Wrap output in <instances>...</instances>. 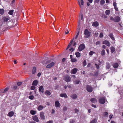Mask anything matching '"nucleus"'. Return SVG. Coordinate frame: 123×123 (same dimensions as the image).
<instances>
[{
	"mask_svg": "<svg viewBox=\"0 0 123 123\" xmlns=\"http://www.w3.org/2000/svg\"><path fill=\"white\" fill-rule=\"evenodd\" d=\"M36 71V68L35 67H34L33 68L32 70V73L34 74L35 73Z\"/></svg>",
	"mask_w": 123,
	"mask_h": 123,
	"instance_id": "c85d7f7f",
	"label": "nucleus"
},
{
	"mask_svg": "<svg viewBox=\"0 0 123 123\" xmlns=\"http://www.w3.org/2000/svg\"><path fill=\"white\" fill-rule=\"evenodd\" d=\"M32 119L33 120L36 122H37L39 121L37 115L33 116L32 117Z\"/></svg>",
	"mask_w": 123,
	"mask_h": 123,
	"instance_id": "6e6552de",
	"label": "nucleus"
},
{
	"mask_svg": "<svg viewBox=\"0 0 123 123\" xmlns=\"http://www.w3.org/2000/svg\"><path fill=\"white\" fill-rule=\"evenodd\" d=\"M71 60L72 62H76L77 60L76 58H71Z\"/></svg>",
	"mask_w": 123,
	"mask_h": 123,
	"instance_id": "2f4dec72",
	"label": "nucleus"
},
{
	"mask_svg": "<svg viewBox=\"0 0 123 123\" xmlns=\"http://www.w3.org/2000/svg\"><path fill=\"white\" fill-rule=\"evenodd\" d=\"M60 104L58 101H56L55 102V105L56 107H59Z\"/></svg>",
	"mask_w": 123,
	"mask_h": 123,
	"instance_id": "dca6fc26",
	"label": "nucleus"
},
{
	"mask_svg": "<svg viewBox=\"0 0 123 123\" xmlns=\"http://www.w3.org/2000/svg\"><path fill=\"white\" fill-rule=\"evenodd\" d=\"M97 121L95 119H94L92 121L90 122V123H96Z\"/></svg>",
	"mask_w": 123,
	"mask_h": 123,
	"instance_id": "72a5a7b5",
	"label": "nucleus"
},
{
	"mask_svg": "<svg viewBox=\"0 0 123 123\" xmlns=\"http://www.w3.org/2000/svg\"><path fill=\"white\" fill-rule=\"evenodd\" d=\"M34 98V96L33 95H31L29 97V98L31 99L32 100Z\"/></svg>",
	"mask_w": 123,
	"mask_h": 123,
	"instance_id": "4c0bfd02",
	"label": "nucleus"
},
{
	"mask_svg": "<svg viewBox=\"0 0 123 123\" xmlns=\"http://www.w3.org/2000/svg\"><path fill=\"white\" fill-rule=\"evenodd\" d=\"M113 5L114 7L117 6V3H116V2H113Z\"/></svg>",
	"mask_w": 123,
	"mask_h": 123,
	"instance_id": "de8ad7c7",
	"label": "nucleus"
},
{
	"mask_svg": "<svg viewBox=\"0 0 123 123\" xmlns=\"http://www.w3.org/2000/svg\"><path fill=\"white\" fill-rule=\"evenodd\" d=\"M75 54L76 55V57H79L80 56V53L79 52H77L76 53H75Z\"/></svg>",
	"mask_w": 123,
	"mask_h": 123,
	"instance_id": "c756f323",
	"label": "nucleus"
},
{
	"mask_svg": "<svg viewBox=\"0 0 123 123\" xmlns=\"http://www.w3.org/2000/svg\"><path fill=\"white\" fill-rule=\"evenodd\" d=\"M113 66L114 68H116L118 67V65L117 63H115L113 64Z\"/></svg>",
	"mask_w": 123,
	"mask_h": 123,
	"instance_id": "a878e982",
	"label": "nucleus"
},
{
	"mask_svg": "<svg viewBox=\"0 0 123 123\" xmlns=\"http://www.w3.org/2000/svg\"><path fill=\"white\" fill-rule=\"evenodd\" d=\"M98 33L97 32H96L95 33V36L96 37H97L98 36Z\"/></svg>",
	"mask_w": 123,
	"mask_h": 123,
	"instance_id": "13d9d810",
	"label": "nucleus"
},
{
	"mask_svg": "<svg viewBox=\"0 0 123 123\" xmlns=\"http://www.w3.org/2000/svg\"><path fill=\"white\" fill-rule=\"evenodd\" d=\"M44 108V107L42 105H39L37 108V109L39 111H40L42 110Z\"/></svg>",
	"mask_w": 123,
	"mask_h": 123,
	"instance_id": "aec40b11",
	"label": "nucleus"
},
{
	"mask_svg": "<svg viewBox=\"0 0 123 123\" xmlns=\"http://www.w3.org/2000/svg\"><path fill=\"white\" fill-rule=\"evenodd\" d=\"M22 82H18L17 83V85L18 86H19L21 85L22 84Z\"/></svg>",
	"mask_w": 123,
	"mask_h": 123,
	"instance_id": "864d4df0",
	"label": "nucleus"
},
{
	"mask_svg": "<svg viewBox=\"0 0 123 123\" xmlns=\"http://www.w3.org/2000/svg\"><path fill=\"white\" fill-rule=\"evenodd\" d=\"M75 111L76 113H77L78 112L79 110L77 109H75Z\"/></svg>",
	"mask_w": 123,
	"mask_h": 123,
	"instance_id": "680f3d73",
	"label": "nucleus"
},
{
	"mask_svg": "<svg viewBox=\"0 0 123 123\" xmlns=\"http://www.w3.org/2000/svg\"><path fill=\"white\" fill-rule=\"evenodd\" d=\"M100 42L99 41L97 42L96 43V45H98L100 44Z\"/></svg>",
	"mask_w": 123,
	"mask_h": 123,
	"instance_id": "c03bdc74",
	"label": "nucleus"
},
{
	"mask_svg": "<svg viewBox=\"0 0 123 123\" xmlns=\"http://www.w3.org/2000/svg\"><path fill=\"white\" fill-rule=\"evenodd\" d=\"M35 88V87L34 86H32L31 87V90H33Z\"/></svg>",
	"mask_w": 123,
	"mask_h": 123,
	"instance_id": "a18cd8bd",
	"label": "nucleus"
},
{
	"mask_svg": "<svg viewBox=\"0 0 123 123\" xmlns=\"http://www.w3.org/2000/svg\"><path fill=\"white\" fill-rule=\"evenodd\" d=\"M71 97L73 99H75L77 98V96L76 94H73L71 95Z\"/></svg>",
	"mask_w": 123,
	"mask_h": 123,
	"instance_id": "5701e85b",
	"label": "nucleus"
},
{
	"mask_svg": "<svg viewBox=\"0 0 123 123\" xmlns=\"http://www.w3.org/2000/svg\"><path fill=\"white\" fill-rule=\"evenodd\" d=\"M94 53H95L93 51H91L90 52L89 54L90 55H93V54Z\"/></svg>",
	"mask_w": 123,
	"mask_h": 123,
	"instance_id": "a19ab883",
	"label": "nucleus"
},
{
	"mask_svg": "<svg viewBox=\"0 0 123 123\" xmlns=\"http://www.w3.org/2000/svg\"><path fill=\"white\" fill-rule=\"evenodd\" d=\"M79 81L78 80H76L74 81V83L78 84H79Z\"/></svg>",
	"mask_w": 123,
	"mask_h": 123,
	"instance_id": "ea45409f",
	"label": "nucleus"
},
{
	"mask_svg": "<svg viewBox=\"0 0 123 123\" xmlns=\"http://www.w3.org/2000/svg\"><path fill=\"white\" fill-rule=\"evenodd\" d=\"M86 89L87 92H91L93 91V88L91 86L87 85L86 86Z\"/></svg>",
	"mask_w": 123,
	"mask_h": 123,
	"instance_id": "7ed1b4c3",
	"label": "nucleus"
},
{
	"mask_svg": "<svg viewBox=\"0 0 123 123\" xmlns=\"http://www.w3.org/2000/svg\"><path fill=\"white\" fill-rule=\"evenodd\" d=\"M103 36V34L102 33H101L99 35V37H102Z\"/></svg>",
	"mask_w": 123,
	"mask_h": 123,
	"instance_id": "6e6d98bb",
	"label": "nucleus"
},
{
	"mask_svg": "<svg viewBox=\"0 0 123 123\" xmlns=\"http://www.w3.org/2000/svg\"><path fill=\"white\" fill-rule=\"evenodd\" d=\"M73 40H72V41H71V42H70L69 44L68 45L69 46H71V44L73 43Z\"/></svg>",
	"mask_w": 123,
	"mask_h": 123,
	"instance_id": "603ef678",
	"label": "nucleus"
},
{
	"mask_svg": "<svg viewBox=\"0 0 123 123\" xmlns=\"http://www.w3.org/2000/svg\"><path fill=\"white\" fill-rule=\"evenodd\" d=\"M111 67L110 64L108 62L106 63V69H109Z\"/></svg>",
	"mask_w": 123,
	"mask_h": 123,
	"instance_id": "412c9836",
	"label": "nucleus"
},
{
	"mask_svg": "<svg viewBox=\"0 0 123 123\" xmlns=\"http://www.w3.org/2000/svg\"><path fill=\"white\" fill-rule=\"evenodd\" d=\"M55 62L52 59L49 60L46 62V64H48L46 66L47 68H50L53 67L55 63Z\"/></svg>",
	"mask_w": 123,
	"mask_h": 123,
	"instance_id": "f257e3e1",
	"label": "nucleus"
},
{
	"mask_svg": "<svg viewBox=\"0 0 123 123\" xmlns=\"http://www.w3.org/2000/svg\"><path fill=\"white\" fill-rule=\"evenodd\" d=\"M86 61L85 60H84L83 62V65L84 67L86 65Z\"/></svg>",
	"mask_w": 123,
	"mask_h": 123,
	"instance_id": "37998d69",
	"label": "nucleus"
},
{
	"mask_svg": "<svg viewBox=\"0 0 123 123\" xmlns=\"http://www.w3.org/2000/svg\"><path fill=\"white\" fill-rule=\"evenodd\" d=\"M111 51L112 53H113L114 52L115 50L114 49L113 47H111Z\"/></svg>",
	"mask_w": 123,
	"mask_h": 123,
	"instance_id": "58836bf2",
	"label": "nucleus"
},
{
	"mask_svg": "<svg viewBox=\"0 0 123 123\" xmlns=\"http://www.w3.org/2000/svg\"><path fill=\"white\" fill-rule=\"evenodd\" d=\"M75 121L73 119H71L70 120V122L71 123H73Z\"/></svg>",
	"mask_w": 123,
	"mask_h": 123,
	"instance_id": "49530a36",
	"label": "nucleus"
},
{
	"mask_svg": "<svg viewBox=\"0 0 123 123\" xmlns=\"http://www.w3.org/2000/svg\"><path fill=\"white\" fill-rule=\"evenodd\" d=\"M40 114L41 119L43 120L45 119V116L44 114V113L43 112H41L40 113Z\"/></svg>",
	"mask_w": 123,
	"mask_h": 123,
	"instance_id": "1a4fd4ad",
	"label": "nucleus"
},
{
	"mask_svg": "<svg viewBox=\"0 0 123 123\" xmlns=\"http://www.w3.org/2000/svg\"><path fill=\"white\" fill-rule=\"evenodd\" d=\"M102 47L104 49H105L106 48V46L105 45H103L102 46Z\"/></svg>",
	"mask_w": 123,
	"mask_h": 123,
	"instance_id": "774afa93",
	"label": "nucleus"
},
{
	"mask_svg": "<svg viewBox=\"0 0 123 123\" xmlns=\"http://www.w3.org/2000/svg\"><path fill=\"white\" fill-rule=\"evenodd\" d=\"M92 25L93 26L97 27L99 25L97 21H95L92 23Z\"/></svg>",
	"mask_w": 123,
	"mask_h": 123,
	"instance_id": "f8f14e48",
	"label": "nucleus"
},
{
	"mask_svg": "<svg viewBox=\"0 0 123 123\" xmlns=\"http://www.w3.org/2000/svg\"><path fill=\"white\" fill-rule=\"evenodd\" d=\"M79 19L80 20H83V16L82 14H81L80 16Z\"/></svg>",
	"mask_w": 123,
	"mask_h": 123,
	"instance_id": "c9c22d12",
	"label": "nucleus"
},
{
	"mask_svg": "<svg viewBox=\"0 0 123 123\" xmlns=\"http://www.w3.org/2000/svg\"><path fill=\"white\" fill-rule=\"evenodd\" d=\"M64 79L66 81L68 82L70 81L71 79L68 75H67L64 78Z\"/></svg>",
	"mask_w": 123,
	"mask_h": 123,
	"instance_id": "423d86ee",
	"label": "nucleus"
},
{
	"mask_svg": "<svg viewBox=\"0 0 123 123\" xmlns=\"http://www.w3.org/2000/svg\"><path fill=\"white\" fill-rule=\"evenodd\" d=\"M114 9L116 11H118V9L117 6L114 7Z\"/></svg>",
	"mask_w": 123,
	"mask_h": 123,
	"instance_id": "8fccbe9b",
	"label": "nucleus"
},
{
	"mask_svg": "<svg viewBox=\"0 0 123 123\" xmlns=\"http://www.w3.org/2000/svg\"><path fill=\"white\" fill-rule=\"evenodd\" d=\"M84 37L86 38L89 37L91 36V32L87 29H86L84 31Z\"/></svg>",
	"mask_w": 123,
	"mask_h": 123,
	"instance_id": "f03ea898",
	"label": "nucleus"
},
{
	"mask_svg": "<svg viewBox=\"0 0 123 123\" xmlns=\"http://www.w3.org/2000/svg\"><path fill=\"white\" fill-rule=\"evenodd\" d=\"M77 71V69L76 68H74L71 70L70 72L71 74H75L76 73Z\"/></svg>",
	"mask_w": 123,
	"mask_h": 123,
	"instance_id": "0eeeda50",
	"label": "nucleus"
},
{
	"mask_svg": "<svg viewBox=\"0 0 123 123\" xmlns=\"http://www.w3.org/2000/svg\"><path fill=\"white\" fill-rule=\"evenodd\" d=\"M53 121L52 120H50L47 122L46 123H52Z\"/></svg>",
	"mask_w": 123,
	"mask_h": 123,
	"instance_id": "bf43d9fd",
	"label": "nucleus"
},
{
	"mask_svg": "<svg viewBox=\"0 0 123 123\" xmlns=\"http://www.w3.org/2000/svg\"><path fill=\"white\" fill-rule=\"evenodd\" d=\"M55 110H54V109H52V112H51V113L53 114V113H54L55 112Z\"/></svg>",
	"mask_w": 123,
	"mask_h": 123,
	"instance_id": "0e129e2a",
	"label": "nucleus"
},
{
	"mask_svg": "<svg viewBox=\"0 0 123 123\" xmlns=\"http://www.w3.org/2000/svg\"><path fill=\"white\" fill-rule=\"evenodd\" d=\"M45 93L46 95L49 96L51 94V92L47 90L45 92Z\"/></svg>",
	"mask_w": 123,
	"mask_h": 123,
	"instance_id": "393cba45",
	"label": "nucleus"
},
{
	"mask_svg": "<svg viewBox=\"0 0 123 123\" xmlns=\"http://www.w3.org/2000/svg\"><path fill=\"white\" fill-rule=\"evenodd\" d=\"M10 18L9 17H4V22H6L9 20L10 19Z\"/></svg>",
	"mask_w": 123,
	"mask_h": 123,
	"instance_id": "f3484780",
	"label": "nucleus"
},
{
	"mask_svg": "<svg viewBox=\"0 0 123 123\" xmlns=\"http://www.w3.org/2000/svg\"><path fill=\"white\" fill-rule=\"evenodd\" d=\"M120 20V18L119 17L116 16L115 18L114 22H119Z\"/></svg>",
	"mask_w": 123,
	"mask_h": 123,
	"instance_id": "9b49d317",
	"label": "nucleus"
},
{
	"mask_svg": "<svg viewBox=\"0 0 123 123\" xmlns=\"http://www.w3.org/2000/svg\"><path fill=\"white\" fill-rule=\"evenodd\" d=\"M100 1V0H95V2L96 3H98Z\"/></svg>",
	"mask_w": 123,
	"mask_h": 123,
	"instance_id": "69168bd1",
	"label": "nucleus"
},
{
	"mask_svg": "<svg viewBox=\"0 0 123 123\" xmlns=\"http://www.w3.org/2000/svg\"><path fill=\"white\" fill-rule=\"evenodd\" d=\"M9 89V88L8 87H7L6 88H5L4 91H2V92L4 93L6 92Z\"/></svg>",
	"mask_w": 123,
	"mask_h": 123,
	"instance_id": "e433bc0d",
	"label": "nucleus"
},
{
	"mask_svg": "<svg viewBox=\"0 0 123 123\" xmlns=\"http://www.w3.org/2000/svg\"><path fill=\"white\" fill-rule=\"evenodd\" d=\"M39 91L40 92H41L42 93L44 92V88L42 86H41L39 87Z\"/></svg>",
	"mask_w": 123,
	"mask_h": 123,
	"instance_id": "4468645a",
	"label": "nucleus"
},
{
	"mask_svg": "<svg viewBox=\"0 0 123 123\" xmlns=\"http://www.w3.org/2000/svg\"><path fill=\"white\" fill-rule=\"evenodd\" d=\"M79 34V32L78 31L77 34L75 37V39H77Z\"/></svg>",
	"mask_w": 123,
	"mask_h": 123,
	"instance_id": "5fc2aeb1",
	"label": "nucleus"
},
{
	"mask_svg": "<svg viewBox=\"0 0 123 123\" xmlns=\"http://www.w3.org/2000/svg\"><path fill=\"white\" fill-rule=\"evenodd\" d=\"M14 11L13 10H10L9 12H8V14L10 15H12L13 14V12Z\"/></svg>",
	"mask_w": 123,
	"mask_h": 123,
	"instance_id": "cd10ccee",
	"label": "nucleus"
},
{
	"mask_svg": "<svg viewBox=\"0 0 123 123\" xmlns=\"http://www.w3.org/2000/svg\"><path fill=\"white\" fill-rule=\"evenodd\" d=\"M95 65L96 66V68L98 69L99 68V66L97 64H95Z\"/></svg>",
	"mask_w": 123,
	"mask_h": 123,
	"instance_id": "3c124183",
	"label": "nucleus"
},
{
	"mask_svg": "<svg viewBox=\"0 0 123 123\" xmlns=\"http://www.w3.org/2000/svg\"><path fill=\"white\" fill-rule=\"evenodd\" d=\"M90 101L92 103H95L97 102V99L95 98H91L90 100Z\"/></svg>",
	"mask_w": 123,
	"mask_h": 123,
	"instance_id": "9d476101",
	"label": "nucleus"
},
{
	"mask_svg": "<svg viewBox=\"0 0 123 123\" xmlns=\"http://www.w3.org/2000/svg\"><path fill=\"white\" fill-rule=\"evenodd\" d=\"M69 31H68V30H67V31H65V34H68L69 33Z\"/></svg>",
	"mask_w": 123,
	"mask_h": 123,
	"instance_id": "052dcab7",
	"label": "nucleus"
},
{
	"mask_svg": "<svg viewBox=\"0 0 123 123\" xmlns=\"http://www.w3.org/2000/svg\"><path fill=\"white\" fill-rule=\"evenodd\" d=\"M105 99L103 97L101 98L99 100V101L100 103L101 104H104L105 103Z\"/></svg>",
	"mask_w": 123,
	"mask_h": 123,
	"instance_id": "39448f33",
	"label": "nucleus"
},
{
	"mask_svg": "<svg viewBox=\"0 0 123 123\" xmlns=\"http://www.w3.org/2000/svg\"><path fill=\"white\" fill-rule=\"evenodd\" d=\"M37 112L36 111L31 110L30 111V113L32 115H34Z\"/></svg>",
	"mask_w": 123,
	"mask_h": 123,
	"instance_id": "6ab92c4d",
	"label": "nucleus"
},
{
	"mask_svg": "<svg viewBox=\"0 0 123 123\" xmlns=\"http://www.w3.org/2000/svg\"><path fill=\"white\" fill-rule=\"evenodd\" d=\"M38 83V81L37 80H35L33 82L32 85H33L36 86Z\"/></svg>",
	"mask_w": 123,
	"mask_h": 123,
	"instance_id": "a211bd4d",
	"label": "nucleus"
},
{
	"mask_svg": "<svg viewBox=\"0 0 123 123\" xmlns=\"http://www.w3.org/2000/svg\"><path fill=\"white\" fill-rule=\"evenodd\" d=\"M60 96L61 97H64L65 98H67V96L66 94L65 93H61L60 94Z\"/></svg>",
	"mask_w": 123,
	"mask_h": 123,
	"instance_id": "4be33fe9",
	"label": "nucleus"
},
{
	"mask_svg": "<svg viewBox=\"0 0 123 123\" xmlns=\"http://www.w3.org/2000/svg\"><path fill=\"white\" fill-rule=\"evenodd\" d=\"M110 20H113L114 22L115 18H114L112 17H110Z\"/></svg>",
	"mask_w": 123,
	"mask_h": 123,
	"instance_id": "4d7b16f0",
	"label": "nucleus"
},
{
	"mask_svg": "<svg viewBox=\"0 0 123 123\" xmlns=\"http://www.w3.org/2000/svg\"><path fill=\"white\" fill-rule=\"evenodd\" d=\"M105 3V1L104 0H101L100 1V4L101 5H104Z\"/></svg>",
	"mask_w": 123,
	"mask_h": 123,
	"instance_id": "f704fd0d",
	"label": "nucleus"
},
{
	"mask_svg": "<svg viewBox=\"0 0 123 123\" xmlns=\"http://www.w3.org/2000/svg\"><path fill=\"white\" fill-rule=\"evenodd\" d=\"M103 44H106L107 46L109 47L110 46V43L108 41L105 40L103 42Z\"/></svg>",
	"mask_w": 123,
	"mask_h": 123,
	"instance_id": "ddd939ff",
	"label": "nucleus"
},
{
	"mask_svg": "<svg viewBox=\"0 0 123 123\" xmlns=\"http://www.w3.org/2000/svg\"><path fill=\"white\" fill-rule=\"evenodd\" d=\"M41 73H39L37 74V76L40 77L41 76Z\"/></svg>",
	"mask_w": 123,
	"mask_h": 123,
	"instance_id": "338daca9",
	"label": "nucleus"
},
{
	"mask_svg": "<svg viewBox=\"0 0 123 123\" xmlns=\"http://www.w3.org/2000/svg\"><path fill=\"white\" fill-rule=\"evenodd\" d=\"M14 114L13 111H11L9 112L7 114V116L9 117H12L13 116Z\"/></svg>",
	"mask_w": 123,
	"mask_h": 123,
	"instance_id": "2eb2a0df",
	"label": "nucleus"
},
{
	"mask_svg": "<svg viewBox=\"0 0 123 123\" xmlns=\"http://www.w3.org/2000/svg\"><path fill=\"white\" fill-rule=\"evenodd\" d=\"M85 48V45L83 44H80L78 48L79 50L80 51L83 50Z\"/></svg>",
	"mask_w": 123,
	"mask_h": 123,
	"instance_id": "20e7f679",
	"label": "nucleus"
},
{
	"mask_svg": "<svg viewBox=\"0 0 123 123\" xmlns=\"http://www.w3.org/2000/svg\"><path fill=\"white\" fill-rule=\"evenodd\" d=\"M101 54L102 56L105 55V50L104 49H103L101 51Z\"/></svg>",
	"mask_w": 123,
	"mask_h": 123,
	"instance_id": "473e14b6",
	"label": "nucleus"
},
{
	"mask_svg": "<svg viewBox=\"0 0 123 123\" xmlns=\"http://www.w3.org/2000/svg\"><path fill=\"white\" fill-rule=\"evenodd\" d=\"M108 114V113L106 112H105L103 114V116L104 117L106 116Z\"/></svg>",
	"mask_w": 123,
	"mask_h": 123,
	"instance_id": "79ce46f5",
	"label": "nucleus"
},
{
	"mask_svg": "<svg viewBox=\"0 0 123 123\" xmlns=\"http://www.w3.org/2000/svg\"><path fill=\"white\" fill-rule=\"evenodd\" d=\"M14 89H16L17 88V86H14L13 87Z\"/></svg>",
	"mask_w": 123,
	"mask_h": 123,
	"instance_id": "e2e57ef3",
	"label": "nucleus"
},
{
	"mask_svg": "<svg viewBox=\"0 0 123 123\" xmlns=\"http://www.w3.org/2000/svg\"><path fill=\"white\" fill-rule=\"evenodd\" d=\"M67 110V107L66 106H65L63 107V110L64 111H66Z\"/></svg>",
	"mask_w": 123,
	"mask_h": 123,
	"instance_id": "09e8293b",
	"label": "nucleus"
},
{
	"mask_svg": "<svg viewBox=\"0 0 123 123\" xmlns=\"http://www.w3.org/2000/svg\"><path fill=\"white\" fill-rule=\"evenodd\" d=\"M109 36L113 40H115V38L113 36V35L112 33H110L109 34Z\"/></svg>",
	"mask_w": 123,
	"mask_h": 123,
	"instance_id": "b1692460",
	"label": "nucleus"
},
{
	"mask_svg": "<svg viewBox=\"0 0 123 123\" xmlns=\"http://www.w3.org/2000/svg\"><path fill=\"white\" fill-rule=\"evenodd\" d=\"M110 13V11L109 10H107L105 12V13L106 15H109Z\"/></svg>",
	"mask_w": 123,
	"mask_h": 123,
	"instance_id": "bb28decb",
	"label": "nucleus"
},
{
	"mask_svg": "<svg viewBox=\"0 0 123 123\" xmlns=\"http://www.w3.org/2000/svg\"><path fill=\"white\" fill-rule=\"evenodd\" d=\"M4 13V10L3 9H0V14L1 15H3Z\"/></svg>",
	"mask_w": 123,
	"mask_h": 123,
	"instance_id": "7c9ffc66",
	"label": "nucleus"
}]
</instances>
